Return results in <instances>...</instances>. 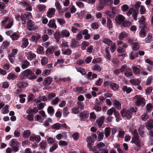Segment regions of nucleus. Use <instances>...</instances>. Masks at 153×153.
<instances>
[{
    "instance_id": "obj_43",
    "label": "nucleus",
    "mask_w": 153,
    "mask_h": 153,
    "mask_svg": "<svg viewBox=\"0 0 153 153\" xmlns=\"http://www.w3.org/2000/svg\"><path fill=\"white\" fill-rule=\"evenodd\" d=\"M102 42L105 44L110 45V44L112 42V41L109 39L107 38H104L102 39Z\"/></svg>"
},
{
    "instance_id": "obj_14",
    "label": "nucleus",
    "mask_w": 153,
    "mask_h": 153,
    "mask_svg": "<svg viewBox=\"0 0 153 153\" xmlns=\"http://www.w3.org/2000/svg\"><path fill=\"white\" fill-rule=\"evenodd\" d=\"M29 140L32 141H34V140H35L37 143H38L40 141L41 138L39 135H33L30 137Z\"/></svg>"
},
{
    "instance_id": "obj_9",
    "label": "nucleus",
    "mask_w": 153,
    "mask_h": 153,
    "mask_svg": "<svg viewBox=\"0 0 153 153\" xmlns=\"http://www.w3.org/2000/svg\"><path fill=\"white\" fill-rule=\"evenodd\" d=\"M89 116V112L87 111H85L79 113L80 120L82 121L86 120Z\"/></svg>"
},
{
    "instance_id": "obj_28",
    "label": "nucleus",
    "mask_w": 153,
    "mask_h": 153,
    "mask_svg": "<svg viewBox=\"0 0 153 153\" xmlns=\"http://www.w3.org/2000/svg\"><path fill=\"white\" fill-rule=\"evenodd\" d=\"M138 13L139 12L137 9H133L132 16L134 20H137V16Z\"/></svg>"
},
{
    "instance_id": "obj_56",
    "label": "nucleus",
    "mask_w": 153,
    "mask_h": 153,
    "mask_svg": "<svg viewBox=\"0 0 153 153\" xmlns=\"http://www.w3.org/2000/svg\"><path fill=\"white\" fill-rule=\"evenodd\" d=\"M26 119L29 121H33L34 120L33 115L32 114H28L26 117Z\"/></svg>"
},
{
    "instance_id": "obj_25",
    "label": "nucleus",
    "mask_w": 153,
    "mask_h": 153,
    "mask_svg": "<svg viewBox=\"0 0 153 153\" xmlns=\"http://www.w3.org/2000/svg\"><path fill=\"white\" fill-rule=\"evenodd\" d=\"M124 75L126 77H128L132 76L133 74L130 69H127L125 70Z\"/></svg>"
},
{
    "instance_id": "obj_62",
    "label": "nucleus",
    "mask_w": 153,
    "mask_h": 153,
    "mask_svg": "<svg viewBox=\"0 0 153 153\" xmlns=\"http://www.w3.org/2000/svg\"><path fill=\"white\" fill-rule=\"evenodd\" d=\"M62 52L64 54L68 55H70L72 53L71 51L69 49L64 50H63Z\"/></svg>"
},
{
    "instance_id": "obj_57",
    "label": "nucleus",
    "mask_w": 153,
    "mask_h": 153,
    "mask_svg": "<svg viewBox=\"0 0 153 153\" xmlns=\"http://www.w3.org/2000/svg\"><path fill=\"white\" fill-rule=\"evenodd\" d=\"M96 146L97 148L99 149V151H100V149L102 147H103L105 146V144L102 142H100V143H98L96 145Z\"/></svg>"
},
{
    "instance_id": "obj_4",
    "label": "nucleus",
    "mask_w": 153,
    "mask_h": 153,
    "mask_svg": "<svg viewBox=\"0 0 153 153\" xmlns=\"http://www.w3.org/2000/svg\"><path fill=\"white\" fill-rule=\"evenodd\" d=\"M42 96H39L37 99H34L35 96H28V102H36V103H39L42 101H46L48 100L47 97L44 96L43 97H42Z\"/></svg>"
},
{
    "instance_id": "obj_16",
    "label": "nucleus",
    "mask_w": 153,
    "mask_h": 153,
    "mask_svg": "<svg viewBox=\"0 0 153 153\" xmlns=\"http://www.w3.org/2000/svg\"><path fill=\"white\" fill-rule=\"evenodd\" d=\"M145 17L143 16H142L138 21L140 26L143 28H144L146 26V24L145 22Z\"/></svg>"
},
{
    "instance_id": "obj_55",
    "label": "nucleus",
    "mask_w": 153,
    "mask_h": 153,
    "mask_svg": "<svg viewBox=\"0 0 153 153\" xmlns=\"http://www.w3.org/2000/svg\"><path fill=\"white\" fill-rule=\"evenodd\" d=\"M138 131L140 136L142 137H143L144 135V132L143 128L140 127Z\"/></svg>"
},
{
    "instance_id": "obj_11",
    "label": "nucleus",
    "mask_w": 153,
    "mask_h": 153,
    "mask_svg": "<svg viewBox=\"0 0 153 153\" xmlns=\"http://www.w3.org/2000/svg\"><path fill=\"white\" fill-rule=\"evenodd\" d=\"M125 19V17L123 15L118 14L115 18L116 22L119 24H120Z\"/></svg>"
},
{
    "instance_id": "obj_5",
    "label": "nucleus",
    "mask_w": 153,
    "mask_h": 153,
    "mask_svg": "<svg viewBox=\"0 0 153 153\" xmlns=\"http://www.w3.org/2000/svg\"><path fill=\"white\" fill-rule=\"evenodd\" d=\"M120 114L123 117H126L128 120H130L132 117L131 112L126 108H123L120 112Z\"/></svg>"
},
{
    "instance_id": "obj_59",
    "label": "nucleus",
    "mask_w": 153,
    "mask_h": 153,
    "mask_svg": "<svg viewBox=\"0 0 153 153\" xmlns=\"http://www.w3.org/2000/svg\"><path fill=\"white\" fill-rule=\"evenodd\" d=\"M140 118L143 121H145L149 118L148 115L145 113H143L140 117Z\"/></svg>"
},
{
    "instance_id": "obj_52",
    "label": "nucleus",
    "mask_w": 153,
    "mask_h": 153,
    "mask_svg": "<svg viewBox=\"0 0 153 153\" xmlns=\"http://www.w3.org/2000/svg\"><path fill=\"white\" fill-rule=\"evenodd\" d=\"M89 45V43L88 42L85 41L83 42L81 44V48L82 50H84L86 47Z\"/></svg>"
},
{
    "instance_id": "obj_31",
    "label": "nucleus",
    "mask_w": 153,
    "mask_h": 153,
    "mask_svg": "<svg viewBox=\"0 0 153 153\" xmlns=\"http://www.w3.org/2000/svg\"><path fill=\"white\" fill-rule=\"evenodd\" d=\"M54 49L52 46H51L48 48L46 51V53L47 55H48L52 53L54 51Z\"/></svg>"
},
{
    "instance_id": "obj_41",
    "label": "nucleus",
    "mask_w": 153,
    "mask_h": 153,
    "mask_svg": "<svg viewBox=\"0 0 153 153\" xmlns=\"http://www.w3.org/2000/svg\"><path fill=\"white\" fill-rule=\"evenodd\" d=\"M61 126V124L59 123H56L52 125V128L56 130H59Z\"/></svg>"
},
{
    "instance_id": "obj_47",
    "label": "nucleus",
    "mask_w": 153,
    "mask_h": 153,
    "mask_svg": "<svg viewBox=\"0 0 153 153\" xmlns=\"http://www.w3.org/2000/svg\"><path fill=\"white\" fill-rule=\"evenodd\" d=\"M129 82L132 85H136L139 84L140 83V81L138 79L137 80L131 79L130 80Z\"/></svg>"
},
{
    "instance_id": "obj_49",
    "label": "nucleus",
    "mask_w": 153,
    "mask_h": 153,
    "mask_svg": "<svg viewBox=\"0 0 153 153\" xmlns=\"http://www.w3.org/2000/svg\"><path fill=\"white\" fill-rule=\"evenodd\" d=\"M30 134V131L28 130H26L24 131L23 135L24 137L27 138L29 137Z\"/></svg>"
},
{
    "instance_id": "obj_39",
    "label": "nucleus",
    "mask_w": 153,
    "mask_h": 153,
    "mask_svg": "<svg viewBox=\"0 0 153 153\" xmlns=\"http://www.w3.org/2000/svg\"><path fill=\"white\" fill-rule=\"evenodd\" d=\"M97 134L98 135V140L99 141H101L102 140L104 136V133L103 131L101 132L100 131H98L97 132Z\"/></svg>"
},
{
    "instance_id": "obj_37",
    "label": "nucleus",
    "mask_w": 153,
    "mask_h": 153,
    "mask_svg": "<svg viewBox=\"0 0 153 153\" xmlns=\"http://www.w3.org/2000/svg\"><path fill=\"white\" fill-rule=\"evenodd\" d=\"M129 8V6L127 4H123L121 7V10L123 12H127Z\"/></svg>"
},
{
    "instance_id": "obj_19",
    "label": "nucleus",
    "mask_w": 153,
    "mask_h": 153,
    "mask_svg": "<svg viewBox=\"0 0 153 153\" xmlns=\"http://www.w3.org/2000/svg\"><path fill=\"white\" fill-rule=\"evenodd\" d=\"M16 85L17 87L20 88H24L27 87V84L25 82H19Z\"/></svg>"
},
{
    "instance_id": "obj_15",
    "label": "nucleus",
    "mask_w": 153,
    "mask_h": 153,
    "mask_svg": "<svg viewBox=\"0 0 153 153\" xmlns=\"http://www.w3.org/2000/svg\"><path fill=\"white\" fill-rule=\"evenodd\" d=\"M105 118L104 117L102 116L96 120V122L97 123L99 128H100L102 127L104 122Z\"/></svg>"
},
{
    "instance_id": "obj_30",
    "label": "nucleus",
    "mask_w": 153,
    "mask_h": 153,
    "mask_svg": "<svg viewBox=\"0 0 153 153\" xmlns=\"http://www.w3.org/2000/svg\"><path fill=\"white\" fill-rule=\"evenodd\" d=\"M44 84L46 86L49 85L52 82V79L50 77H48L45 79Z\"/></svg>"
},
{
    "instance_id": "obj_10",
    "label": "nucleus",
    "mask_w": 153,
    "mask_h": 153,
    "mask_svg": "<svg viewBox=\"0 0 153 153\" xmlns=\"http://www.w3.org/2000/svg\"><path fill=\"white\" fill-rule=\"evenodd\" d=\"M28 26L27 29L30 30H34L36 29V27L35 26V23L30 19L27 22Z\"/></svg>"
},
{
    "instance_id": "obj_27",
    "label": "nucleus",
    "mask_w": 153,
    "mask_h": 153,
    "mask_svg": "<svg viewBox=\"0 0 153 153\" xmlns=\"http://www.w3.org/2000/svg\"><path fill=\"white\" fill-rule=\"evenodd\" d=\"M114 106L117 109L120 110L121 109V104L117 100H114L113 102Z\"/></svg>"
},
{
    "instance_id": "obj_33",
    "label": "nucleus",
    "mask_w": 153,
    "mask_h": 153,
    "mask_svg": "<svg viewBox=\"0 0 153 153\" xmlns=\"http://www.w3.org/2000/svg\"><path fill=\"white\" fill-rule=\"evenodd\" d=\"M126 47V45L125 44H124L122 45V47H119L117 49V51L119 53H122L125 52V48Z\"/></svg>"
},
{
    "instance_id": "obj_1",
    "label": "nucleus",
    "mask_w": 153,
    "mask_h": 153,
    "mask_svg": "<svg viewBox=\"0 0 153 153\" xmlns=\"http://www.w3.org/2000/svg\"><path fill=\"white\" fill-rule=\"evenodd\" d=\"M20 78L21 80H24L26 78L30 80H33L36 79V76L30 69H27L21 73Z\"/></svg>"
},
{
    "instance_id": "obj_17",
    "label": "nucleus",
    "mask_w": 153,
    "mask_h": 153,
    "mask_svg": "<svg viewBox=\"0 0 153 153\" xmlns=\"http://www.w3.org/2000/svg\"><path fill=\"white\" fill-rule=\"evenodd\" d=\"M47 25L49 28H56L57 27V26L55 23V20L54 19L50 20Z\"/></svg>"
},
{
    "instance_id": "obj_29",
    "label": "nucleus",
    "mask_w": 153,
    "mask_h": 153,
    "mask_svg": "<svg viewBox=\"0 0 153 153\" xmlns=\"http://www.w3.org/2000/svg\"><path fill=\"white\" fill-rule=\"evenodd\" d=\"M131 69L133 71V73L134 74H139L140 72V70L139 68L135 66H132Z\"/></svg>"
},
{
    "instance_id": "obj_64",
    "label": "nucleus",
    "mask_w": 153,
    "mask_h": 153,
    "mask_svg": "<svg viewBox=\"0 0 153 153\" xmlns=\"http://www.w3.org/2000/svg\"><path fill=\"white\" fill-rule=\"evenodd\" d=\"M54 36L56 39H59L62 36L61 34L58 32H56L54 34Z\"/></svg>"
},
{
    "instance_id": "obj_21",
    "label": "nucleus",
    "mask_w": 153,
    "mask_h": 153,
    "mask_svg": "<svg viewBox=\"0 0 153 153\" xmlns=\"http://www.w3.org/2000/svg\"><path fill=\"white\" fill-rule=\"evenodd\" d=\"M153 41V35L151 33L149 34L145 39L146 43H150Z\"/></svg>"
},
{
    "instance_id": "obj_7",
    "label": "nucleus",
    "mask_w": 153,
    "mask_h": 153,
    "mask_svg": "<svg viewBox=\"0 0 153 153\" xmlns=\"http://www.w3.org/2000/svg\"><path fill=\"white\" fill-rule=\"evenodd\" d=\"M19 145V143L17 141L16 139H13L12 140L11 146L12 148L13 151L14 152L18 151Z\"/></svg>"
},
{
    "instance_id": "obj_24",
    "label": "nucleus",
    "mask_w": 153,
    "mask_h": 153,
    "mask_svg": "<svg viewBox=\"0 0 153 153\" xmlns=\"http://www.w3.org/2000/svg\"><path fill=\"white\" fill-rule=\"evenodd\" d=\"M29 65V62L27 60H25L22 63V68L25 69L28 67Z\"/></svg>"
},
{
    "instance_id": "obj_51",
    "label": "nucleus",
    "mask_w": 153,
    "mask_h": 153,
    "mask_svg": "<svg viewBox=\"0 0 153 153\" xmlns=\"http://www.w3.org/2000/svg\"><path fill=\"white\" fill-rule=\"evenodd\" d=\"M48 59L46 57H43L41 60V64L42 65H45L47 63Z\"/></svg>"
},
{
    "instance_id": "obj_23",
    "label": "nucleus",
    "mask_w": 153,
    "mask_h": 153,
    "mask_svg": "<svg viewBox=\"0 0 153 153\" xmlns=\"http://www.w3.org/2000/svg\"><path fill=\"white\" fill-rule=\"evenodd\" d=\"M36 56L35 54L31 51L28 52L27 54V58L28 59L31 60L35 58Z\"/></svg>"
},
{
    "instance_id": "obj_63",
    "label": "nucleus",
    "mask_w": 153,
    "mask_h": 153,
    "mask_svg": "<svg viewBox=\"0 0 153 153\" xmlns=\"http://www.w3.org/2000/svg\"><path fill=\"white\" fill-rule=\"evenodd\" d=\"M110 49L111 52H113L116 48L114 42H112L110 45Z\"/></svg>"
},
{
    "instance_id": "obj_58",
    "label": "nucleus",
    "mask_w": 153,
    "mask_h": 153,
    "mask_svg": "<svg viewBox=\"0 0 153 153\" xmlns=\"http://www.w3.org/2000/svg\"><path fill=\"white\" fill-rule=\"evenodd\" d=\"M93 69L95 71H101V68L100 65L96 64L93 67Z\"/></svg>"
},
{
    "instance_id": "obj_44",
    "label": "nucleus",
    "mask_w": 153,
    "mask_h": 153,
    "mask_svg": "<svg viewBox=\"0 0 153 153\" xmlns=\"http://www.w3.org/2000/svg\"><path fill=\"white\" fill-rule=\"evenodd\" d=\"M128 36V34L124 32H123L119 35L118 37L119 39L121 40L123 38Z\"/></svg>"
},
{
    "instance_id": "obj_35",
    "label": "nucleus",
    "mask_w": 153,
    "mask_h": 153,
    "mask_svg": "<svg viewBox=\"0 0 153 153\" xmlns=\"http://www.w3.org/2000/svg\"><path fill=\"white\" fill-rule=\"evenodd\" d=\"M48 112L49 114L51 116H53V115L54 114V110L52 106H49L47 109Z\"/></svg>"
},
{
    "instance_id": "obj_38",
    "label": "nucleus",
    "mask_w": 153,
    "mask_h": 153,
    "mask_svg": "<svg viewBox=\"0 0 153 153\" xmlns=\"http://www.w3.org/2000/svg\"><path fill=\"white\" fill-rule=\"evenodd\" d=\"M110 85L112 89L114 91L116 90L119 88L118 85L113 82L111 83Z\"/></svg>"
},
{
    "instance_id": "obj_34",
    "label": "nucleus",
    "mask_w": 153,
    "mask_h": 153,
    "mask_svg": "<svg viewBox=\"0 0 153 153\" xmlns=\"http://www.w3.org/2000/svg\"><path fill=\"white\" fill-rule=\"evenodd\" d=\"M28 40L26 38H24L22 40V44L21 46L23 48H25L28 45Z\"/></svg>"
},
{
    "instance_id": "obj_53",
    "label": "nucleus",
    "mask_w": 153,
    "mask_h": 153,
    "mask_svg": "<svg viewBox=\"0 0 153 153\" xmlns=\"http://www.w3.org/2000/svg\"><path fill=\"white\" fill-rule=\"evenodd\" d=\"M8 58L10 62L13 63L15 59V56H13L12 54H9L8 55Z\"/></svg>"
},
{
    "instance_id": "obj_61",
    "label": "nucleus",
    "mask_w": 153,
    "mask_h": 153,
    "mask_svg": "<svg viewBox=\"0 0 153 153\" xmlns=\"http://www.w3.org/2000/svg\"><path fill=\"white\" fill-rule=\"evenodd\" d=\"M57 21L61 25H62L65 23V21L62 18H59L58 19Z\"/></svg>"
},
{
    "instance_id": "obj_40",
    "label": "nucleus",
    "mask_w": 153,
    "mask_h": 153,
    "mask_svg": "<svg viewBox=\"0 0 153 153\" xmlns=\"http://www.w3.org/2000/svg\"><path fill=\"white\" fill-rule=\"evenodd\" d=\"M111 132L110 128H106L105 130V134L106 137H108L110 135Z\"/></svg>"
},
{
    "instance_id": "obj_36",
    "label": "nucleus",
    "mask_w": 153,
    "mask_h": 153,
    "mask_svg": "<svg viewBox=\"0 0 153 153\" xmlns=\"http://www.w3.org/2000/svg\"><path fill=\"white\" fill-rule=\"evenodd\" d=\"M113 0H103L101 2L103 5H110L112 4Z\"/></svg>"
},
{
    "instance_id": "obj_42",
    "label": "nucleus",
    "mask_w": 153,
    "mask_h": 153,
    "mask_svg": "<svg viewBox=\"0 0 153 153\" xmlns=\"http://www.w3.org/2000/svg\"><path fill=\"white\" fill-rule=\"evenodd\" d=\"M122 90L123 92L126 91V93L128 94L129 93L132 91L131 88L129 87L127 88V86H123Z\"/></svg>"
},
{
    "instance_id": "obj_22",
    "label": "nucleus",
    "mask_w": 153,
    "mask_h": 153,
    "mask_svg": "<svg viewBox=\"0 0 153 153\" xmlns=\"http://www.w3.org/2000/svg\"><path fill=\"white\" fill-rule=\"evenodd\" d=\"M61 34L62 36L63 37H68L70 36V33L69 32L66 30H63L61 31Z\"/></svg>"
},
{
    "instance_id": "obj_26",
    "label": "nucleus",
    "mask_w": 153,
    "mask_h": 153,
    "mask_svg": "<svg viewBox=\"0 0 153 153\" xmlns=\"http://www.w3.org/2000/svg\"><path fill=\"white\" fill-rule=\"evenodd\" d=\"M18 77V76L12 73L9 74L7 76V79L9 80H13Z\"/></svg>"
},
{
    "instance_id": "obj_12",
    "label": "nucleus",
    "mask_w": 153,
    "mask_h": 153,
    "mask_svg": "<svg viewBox=\"0 0 153 153\" xmlns=\"http://www.w3.org/2000/svg\"><path fill=\"white\" fill-rule=\"evenodd\" d=\"M145 100L143 97H139L137 98L135 101V105L137 106H140V105H145L144 102Z\"/></svg>"
},
{
    "instance_id": "obj_2",
    "label": "nucleus",
    "mask_w": 153,
    "mask_h": 153,
    "mask_svg": "<svg viewBox=\"0 0 153 153\" xmlns=\"http://www.w3.org/2000/svg\"><path fill=\"white\" fill-rule=\"evenodd\" d=\"M133 137L131 142L135 144L137 147L140 148L141 140L140 139V137L136 130H134L132 133Z\"/></svg>"
},
{
    "instance_id": "obj_8",
    "label": "nucleus",
    "mask_w": 153,
    "mask_h": 153,
    "mask_svg": "<svg viewBox=\"0 0 153 153\" xmlns=\"http://www.w3.org/2000/svg\"><path fill=\"white\" fill-rule=\"evenodd\" d=\"M97 136L96 134H93L90 137H88L86 139L87 142L88 143V146L89 145H93L94 140L97 139Z\"/></svg>"
},
{
    "instance_id": "obj_54",
    "label": "nucleus",
    "mask_w": 153,
    "mask_h": 153,
    "mask_svg": "<svg viewBox=\"0 0 153 153\" xmlns=\"http://www.w3.org/2000/svg\"><path fill=\"white\" fill-rule=\"evenodd\" d=\"M60 100L57 97H56L55 99L52 100L51 101V103L52 105H56L59 102Z\"/></svg>"
},
{
    "instance_id": "obj_48",
    "label": "nucleus",
    "mask_w": 153,
    "mask_h": 153,
    "mask_svg": "<svg viewBox=\"0 0 153 153\" xmlns=\"http://www.w3.org/2000/svg\"><path fill=\"white\" fill-rule=\"evenodd\" d=\"M140 11L141 14L142 15L145 14L146 12V10L145 7L143 5L140 6Z\"/></svg>"
},
{
    "instance_id": "obj_32",
    "label": "nucleus",
    "mask_w": 153,
    "mask_h": 153,
    "mask_svg": "<svg viewBox=\"0 0 153 153\" xmlns=\"http://www.w3.org/2000/svg\"><path fill=\"white\" fill-rule=\"evenodd\" d=\"M129 56L131 59L133 60L135 57H137L138 55V53L134 51H132L130 53Z\"/></svg>"
},
{
    "instance_id": "obj_45",
    "label": "nucleus",
    "mask_w": 153,
    "mask_h": 153,
    "mask_svg": "<svg viewBox=\"0 0 153 153\" xmlns=\"http://www.w3.org/2000/svg\"><path fill=\"white\" fill-rule=\"evenodd\" d=\"M10 37L13 40H17L19 37V36L16 33H14L10 35Z\"/></svg>"
},
{
    "instance_id": "obj_60",
    "label": "nucleus",
    "mask_w": 153,
    "mask_h": 153,
    "mask_svg": "<svg viewBox=\"0 0 153 153\" xmlns=\"http://www.w3.org/2000/svg\"><path fill=\"white\" fill-rule=\"evenodd\" d=\"M24 17L26 18L27 19L31 18L32 16L31 13L30 12H26L24 14Z\"/></svg>"
},
{
    "instance_id": "obj_50",
    "label": "nucleus",
    "mask_w": 153,
    "mask_h": 153,
    "mask_svg": "<svg viewBox=\"0 0 153 153\" xmlns=\"http://www.w3.org/2000/svg\"><path fill=\"white\" fill-rule=\"evenodd\" d=\"M132 45V49L134 51L137 50L139 48L140 45L137 42H134V44H133Z\"/></svg>"
},
{
    "instance_id": "obj_20",
    "label": "nucleus",
    "mask_w": 153,
    "mask_h": 153,
    "mask_svg": "<svg viewBox=\"0 0 153 153\" xmlns=\"http://www.w3.org/2000/svg\"><path fill=\"white\" fill-rule=\"evenodd\" d=\"M19 4L24 7H26V10L29 11L31 10L32 8L30 6L29 4L26 2L23 1L22 2H20Z\"/></svg>"
},
{
    "instance_id": "obj_18",
    "label": "nucleus",
    "mask_w": 153,
    "mask_h": 153,
    "mask_svg": "<svg viewBox=\"0 0 153 153\" xmlns=\"http://www.w3.org/2000/svg\"><path fill=\"white\" fill-rule=\"evenodd\" d=\"M47 143L46 142L45 140H42L39 143L40 148L44 151L46 150V149L47 148Z\"/></svg>"
},
{
    "instance_id": "obj_46",
    "label": "nucleus",
    "mask_w": 153,
    "mask_h": 153,
    "mask_svg": "<svg viewBox=\"0 0 153 153\" xmlns=\"http://www.w3.org/2000/svg\"><path fill=\"white\" fill-rule=\"evenodd\" d=\"M93 145H89L88 146V148L89 150L90 151H92L93 152H94L97 150V146H94L93 147H92V146Z\"/></svg>"
},
{
    "instance_id": "obj_3",
    "label": "nucleus",
    "mask_w": 153,
    "mask_h": 153,
    "mask_svg": "<svg viewBox=\"0 0 153 153\" xmlns=\"http://www.w3.org/2000/svg\"><path fill=\"white\" fill-rule=\"evenodd\" d=\"M146 128L149 131V134L150 137H153V120L150 119L145 123Z\"/></svg>"
},
{
    "instance_id": "obj_13",
    "label": "nucleus",
    "mask_w": 153,
    "mask_h": 153,
    "mask_svg": "<svg viewBox=\"0 0 153 153\" xmlns=\"http://www.w3.org/2000/svg\"><path fill=\"white\" fill-rule=\"evenodd\" d=\"M56 10L54 8H50L47 12V15L49 18H51L54 16Z\"/></svg>"
},
{
    "instance_id": "obj_6",
    "label": "nucleus",
    "mask_w": 153,
    "mask_h": 153,
    "mask_svg": "<svg viewBox=\"0 0 153 153\" xmlns=\"http://www.w3.org/2000/svg\"><path fill=\"white\" fill-rule=\"evenodd\" d=\"M13 20L11 19H9V17L5 18L3 20L2 23L4 26L7 24L5 27L6 28L9 29L13 25Z\"/></svg>"
}]
</instances>
